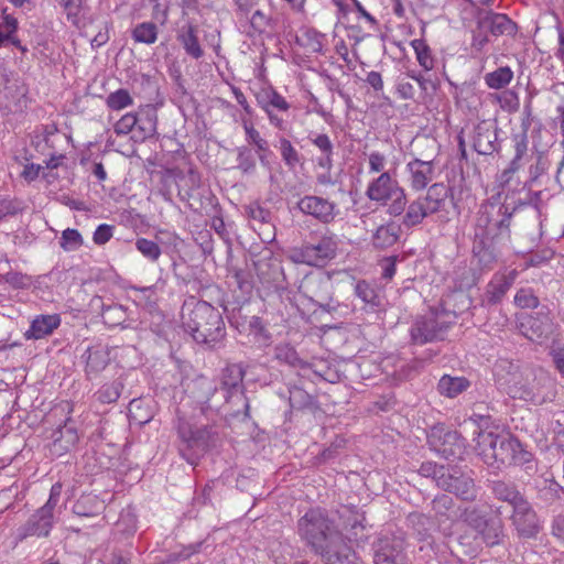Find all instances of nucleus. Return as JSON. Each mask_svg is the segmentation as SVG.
Returning <instances> with one entry per match:
<instances>
[{"label":"nucleus","mask_w":564,"mask_h":564,"mask_svg":"<svg viewBox=\"0 0 564 564\" xmlns=\"http://www.w3.org/2000/svg\"><path fill=\"white\" fill-rule=\"evenodd\" d=\"M79 437L74 426L65 423L53 433V442L50 445V453L53 456L61 457L69 452L77 444Z\"/></svg>","instance_id":"31"},{"label":"nucleus","mask_w":564,"mask_h":564,"mask_svg":"<svg viewBox=\"0 0 564 564\" xmlns=\"http://www.w3.org/2000/svg\"><path fill=\"white\" fill-rule=\"evenodd\" d=\"M292 40L289 43L296 55L310 56L319 53L323 48L318 37H292Z\"/></svg>","instance_id":"42"},{"label":"nucleus","mask_w":564,"mask_h":564,"mask_svg":"<svg viewBox=\"0 0 564 564\" xmlns=\"http://www.w3.org/2000/svg\"><path fill=\"white\" fill-rule=\"evenodd\" d=\"M455 506L454 499L445 494L436 496L432 501V509L436 516L449 518Z\"/></svg>","instance_id":"59"},{"label":"nucleus","mask_w":564,"mask_h":564,"mask_svg":"<svg viewBox=\"0 0 564 564\" xmlns=\"http://www.w3.org/2000/svg\"><path fill=\"white\" fill-rule=\"evenodd\" d=\"M410 174V185L414 191L424 189L434 177V162L413 159L406 164Z\"/></svg>","instance_id":"26"},{"label":"nucleus","mask_w":564,"mask_h":564,"mask_svg":"<svg viewBox=\"0 0 564 564\" xmlns=\"http://www.w3.org/2000/svg\"><path fill=\"white\" fill-rule=\"evenodd\" d=\"M337 250V236L325 229L321 232H311L308 239L290 251L289 259L293 263L323 268L336 258Z\"/></svg>","instance_id":"4"},{"label":"nucleus","mask_w":564,"mask_h":564,"mask_svg":"<svg viewBox=\"0 0 564 564\" xmlns=\"http://www.w3.org/2000/svg\"><path fill=\"white\" fill-rule=\"evenodd\" d=\"M517 207L506 204L485 202L475 217V237L496 241L501 236L510 237L511 219Z\"/></svg>","instance_id":"6"},{"label":"nucleus","mask_w":564,"mask_h":564,"mask_svg":"<svg viewBox=\"0 0 564 564\" xmlns=\"http://www.w3.org/2000/svg\"><path fill=\"white\" fill-rule=\"evenodd\" d=\"M477 535L488 547L502 545L507 538L503 521L499 518H488Z\"/></svg>","instance_id":"34"},{"label":"nucleus","mask_w":564,"mask_h":564,"mask_svg":"<svg viewBox=\"0 0 564 564\" xmlns=\"http://www.w3.org/2000/svg\"><path fill=\"white\" fill-rule=\"evenodd\" d=\"M402 227L394 221L379 226L372 235V246L376 249L384 250L394 246L401 236Z\"/></svg>","instance_id":"33"},{"label":"nucleus","mask_w":564,"mask_h":564,"mask_svg":"<svg viewBox=\"0 0 564 564\" xmlns=\"http://www.w3.org/2000/svg\"><path fill=\"white\" fill-rule=\"evenodd\" d=\"M134 116L135 132L131 139L134 142H143L152 138L156 133L158 115L155 109L148 107L134 112Z\"/></svg>","instance_id":"29"},{"label":"nucleus","mask_w":564,"mask_h":564,"mask_svg":"<svg viewBox=\"0 0 564 564\" xmlns=\"http://www.w3.org/2000/svg\"><path fill=\"white\" fill-rule=\"evenodd\" d=\"M375 564H405V541L395 534L381 535L373 543Z\"/></svg>","instance_id":"13"},{"label":"nucleus","mask_w":564,"mask_h":564,"mask_svg":"<svg viewBox=\"0 0 564 564\" xmlns=\"http://www.w3.org/2000/svg\"><path fill=\"white\" fill-rule=\"evenodd\" d=\"M297 531L316 554L326 550L334 535L341 534L335 523L321 509H310L300 518Z\"/></svg>","instance_id":"7"},{"label":"nucleus","mask_w":564,"mask_h":564,"mask_svg":"<svg viewBox=\"0 0 564 564\" xmlns=\"http://www.w3.org/2000/svg\"><path fill=\"white\" fill-rule=\"evenodd\" d=\"M279 150L282 161L290 170H293L297 164L301 163V154L293 147L289 139L284 137L279 139Z\"/></svg>","instance_id":"51"},{"label":"nucleus","mask_w":564,"mask_h":564,"mask_svg":"<svg viewBox=\"0 0 564 564\" xmlns=\"http://www.w3.org/2000/svg\"><path fill=\"white\" fill-rule=\"evenodd\" d=\"M245 376L246 367L242 364H230L221 370L219 386L204 377L193 382L192 397L208 421L215 423L223 409L225 416H241L243 420L250 416V405L245 394Z\"/></svg>","instance_id":"1"},{"label":"nucleus","mask_w":564,"mask_h":564,"mask_svg":"<svg viewBox=\"0 0 564 564\" xmlns=\"http://www.w3.org/2000/svg\"><path fill=\"white\" fill-rule=\"evenodd\" d=\"M519 321L520 333L532 341H542L554 333V322L545 306L534 314L521 315Z\"/></svg>","instance_id":"12"},{"label":"nucleus","mask_w":564,"mask_h":564,"mask_svg":"<svg viewBox=\"0 0 564 564\" xmlns=\"http://www.w3.org/2000/svg\"><path fill=\"white\" fill-rule=\"evenodd\" d=\"M53 524L54 519L37 509L19 529V538L21 540L29 536L45 538L50 534Z\"/></svg>","instance_id":"27"},{"label":"nucleus","mask_w":564,"mask_h":564,"mask_svg":"<svg viewBox=\"0 0 564 564\" xmlns=\"http://www.w3.org/2000/svg\"><path fill=\"white\" fill-rule=\"evenodd\" d=\"M471 252L481 272L492 270L498 262L499 251L494 240L474 236Z\"/></svg>","instance_id":"21"},{"label":"nucleus","mask_w":564,"mask_h":564,"mask_svg":"<svg viewBox=\"0 0 564 564\" xmlns=\"http://www.w3.org/2000/svg\"><path fill=\"white\" fill-rule=\"evenodd\" d=\"M437 487L467 502H474L478 495L474 478L456 467H447L442 471L437 478Z\"/></svg>","instance_id":"11"},{"label":"nucleus","mask_w":564,"mask_h":564,"mask_svg":"<svg viewBox=\"0 0 564 564\" xmlns=\"http://www.w3.org/2000/svg\"><path fill=\"white\" fill-rule=\"evenodd\" d=\"M237 169L243 174H253L257 170L256 156L248 147L237 149Z\"/></svg>","instance_id":"52"},{"label":"nucleus","mask_w":564,"mask_h":564,"mask_svg":"<svg viewBox=\"0 0 564 564\" xmlns=\"http://www.w3.org/2000/svg\"><path fill=\"white\" fill-rule=\"evenodd\" d=\"M182 325L199 345L214 348L226 337V326L218 308L206 301H185L182 307Z\"/></svg>","instance_id":"2"},{"label":"nucleus","mask_w":564,"mask_h":564,"mask_svg":"<svg viewBox=\"0 0 564 564\" xmlns=\"http://www.w3.org/2000/svg\"><path fill=\"white\" fill-rule=\"evenodd\" d=\"M246 213L251 221H253V227L257 229L258 226L259 236L262 241H272L274 239V225L272 223V213L262 207L259 203H251L246 206Z\"/></svg>","instance_id":"24"},{"label":"nucleus","mask_w":564,"mask_h":564,"mask_svg":"<svg viewBox=\"0 0 564 564\" xmlns=\"http://www.w3.org/2000/svg\"><path fill=\"white\" fill-rule=\"evenodd\" d=\"M107 107L111 110H121L133 104V99L127 89H118L108 95Z\"/></svg>","instance_id":"56"},{"label":"nucleus","mask_w":564,"mask_h":564,"mask_svg":"<svg viewBox=\"0 0 564 564\" xmlns=\"http://www.w3.org/2000/svg\"><path fill=\"white\" fill-rule=\"evenodd\" d=\"M247 141L257 148L258 159L262 166L270 169L269 154H271L268 141L252 124L243 122Z\"/></svg>","instance_id":"38"},{"label":"nucleus","mask_w":564,"mask_h":564,"mask_svg":"<svg viewBox=\"0 0 564 564\" xmlns=\"http://www.w3.org/2000/svg\"><path fill=\"white\" fill-rule=\"evenodd\" d=\"M123 383L117 379L112 382H108L101 386L96 392V398L100 403L109 404L116 402L122 392Z\"/></svg>","instance_id":"49"},{"label":"nucleus","mask_w":564,"mask_h":564,"mask_svg":"<svg viewBox=\"0 0 564 564\" xmlns=\"http://www.w3.org/2000/svg\"><path fill=\"white\" fill-rule=\"evenodd\" d=\"M509 519L517 535L522 540L536 539L542 530L541 521L528 499L512 509Z\"/></svg>","instance_id":"14"},{"label":"nucleus","mask_w":564,"mask_h":564,"mask_svg":"<svg viewBox=\"0 0 564 564\" xmlns=\"http://www.w3.org/2000/svg\"><path fill=\"white\" fill-rule=\"evenodd\" d=\"M411 45L415 52L419 64L425 69L431 70L434 68V57L432 51L426 44L424 37H416L411 42Z\"/></svg>","instance_id":"47"},{"label":"nucleus","mask_w":564,"mask_h":564,"mask_svg":"<svg viewBox=\"0 0 564 564\" xmlns=\"http://www.w3.org/2000/svg\"><path fill=\"white\" fill-rule=\"evenodd\" d=\"M0 281L10 284L14 289H28L32 284L30 275L17 271L0 274Z\"/></svg>","instance_id":"61"},{"label":"nucleus","mask_w":564,"mask_h":564,"mask_svg":"<svg viewBox=\"0 0 564 564\" xmlns=\"http://www.w3.org/2000/svg\"><path fill=\"white\" fill-rule=\"evenodd\" d=\"M470 387V381L465 377H453L444 375L437 383V391L446 398H456Z\"/></svg>","instance_id":"37"},{"label":"nucleus","mask_w":564,"mask_h":564,"mask_svg":"<svg viewBox=\"0 0 564 564\" xmlns=\"http://www.w3.org/2000/svg\"><path fill=\"white\" fill-rule=\"evenodd\" d=\"M477 29L482 35H516L518 31L517 24L508 15L484 10L478 12Z\"/></svg>","instance_id":"17"},{"label":"nucleus","mask_w":564,"mask_h":564,"mask_svg":"<svg viewBox=\"0 0 564 564\" xmlns=\"http://www.w3.org/2000/svg\"><path fill=\"white\" fill-rule=\"evenodd\" d=\"M427 444L432 451L447 460L462 458L465 453L464 438L456 431L444 426H433L427 434Z\"/></svg>","instance_id":"10"},{"label":"nucleus","mask_w":564,"mask_h":564,"mask_svg":"<svg viewBox=\"0 0 564 564\" xmlns=\"http://www.w3.org/2000/svg\"><path fill=\"white\" fill-rule=\"evenodd\" d=\"M452 195V188L444 183H435L427 188L424 196L417 197L423 199V204L427 208V212L435 214L440 212L446 199Z\"/></svg>","instance_id":"35"},{"label":"nucleus","mask_w":564,"mask_h":564,"mask_svg":"<svg viewBox=\"0 0 564 564\" xmlns=\"http://www.w3.org/2000/svg\"><path fill=\"white\" fill-rule=\"evenodd\" d=\"M113 131L117 135H126L135 132V116L134 112L123 115L113 126Z\"/></svg>","instance_id":"63"},{"label":"nucleus","mask_w":564,"mask_h":564,"mask_svg":"<svg viewBox=\"0 0 564 564\" xmlns=\"http://www.w3.org/2000/svg\"><path fill=\"white\" fill-rule=\"evenodd\" d=\"M232 278L235 279V282L238 286V289L246 294L251 293L253 289V284L251 281L250 273L242 269H234L232 270Z\"/></svg>","instance_id":"64"},{"label":"nucleus","mask_w":564,"mask_h":564,"mask_svg":"<svg viewBox=\"0 0 564 564\" xmlns=\"http://www.w3.org/2000/svg\"><path fill=\"white\" fill-rule=\"evenodd\" d=\"M408 199L404 189L402 188L398 193L391 196L388 202L387 213L390 216L398 217L403 216L406 208Z\"/></svg>","instance_id":"60"},{"label":"nucleus","mask_w":564,"mask_h":564,"mask_svg":"<svg viewBox=\"0 0 564 564\" xmlns=\"http://www.w3.org/2000/svg\"><path fill=\"white\" fill-rule=\"evenodd\" d=\"M408 522L416 532L419 540L426 541L431 538L432 521L423 513L412 512L408 516Z\"/></svg>","instance_id":"46"},{"label":"nucleus","mask_w":564,"mask_h":564,"mask_svg":"<svg viewBox=\"0 0 564 564\" xmlns=\"http://www.w3.org/2000/svg\"><path fill=\"white\" fill-rule=\"evenodd\" d=\"M514 304L520 308H536L540 301L531 288H521L514 295Z\"/></svg>","instance_id":"58"},{"label":"nucleus","mask_w":564,"mask_h":564,"mask_svg":"<svg viewBox=\"0 0 564 564\" xmlns=\"http://www.w3.org/2000/svg\"><path fill=\"white\" fill-rule=\"evenodd\" d=\"M557 394L556 379L545 369L524 367V379L517 390L512 391V398H518L540 405L552 402Z\"/></svg>","instance_id":"8"},{"label":"nucleus","mask_w":564,"mask_h":564,"mask_svg":"<svg viewBox=\"0 0 564 564\" xmlns=\"http://www.w3.org/2000/svg\"><path fill=\"white\" fill-rule=\"evenodd\" d=\"M464 521L474 529L477 533L481 530L488 518L481 513L477 508H466L464 513Z\"/></svg>","instance_id":"62"},{"label":"nucleus","mask_w":564,"mask_h":564,"mask_svg":"<svg viewBox=\"0 0 564 564\" xmlns=\"http://www.w3.org/2000/svg\"><path fill=\"white\" fill-rule=\"evenodd\" d=\"M495 376L498 382L508 387V393L512 397V391L517 390L524 379V368L516 361L499 359L495 365Z\"/></svg>","instance_id":"23"},{"label":"nucleus","mask_w":564,"mask_h":564,"mask_svg":"<svg viewBox=\"0 0 564 564\" xmlns=\"http://www.w3.org/2000/svg\"><path fill=\"white\" fill-rule=\"evenodd\" d=\"M257 100L259 106L264 111L272 110V108L280 111H288L290 108V104L285 100V98L274 89L262 90L257 95Z\"/></svg>","instance_id":"40"},{"label":"nucleus","mask_w":564,"mask_h":564,"mask_svg":"<svg viewBox=\"0 0 564 564\" xmlns=\"http://www.w3.org/2000/svg\"><path fill=\"white\" fill-rule=\"evenodd\" d=\"M85 355L87 373H98L104 370L109 362L108 355L102 349L88 348Z\"/></svg>","instance_id":"45"},{"label":"nucleus","mask_w":564,"mask_h":564,"mask_svg":"<svg viewBox=\"0 0 564 564\" xmlns=\"http://www.w3.org/2000/svg\"><path fill=\"white\" fill-rule=\"evenodd\" d=\"M328 288L329 282L327 279H323L316 275H306L301 285L300 291L313 303L318 305L325 312L335 311L337 305L334 303L332 299H326L316 289L318 288Z\"/></svg>","instance_id":"22"},{"label":"nucleus","mask_w":564,"mask_h":564,"mask_svg":"<svg viewBox=\"0 0 564 564\" xmlns=\"http://www.w3.org/2000/svg\"><path fill=\"white\" fill-rule=\"evenodd\" d=\"M275 358L281 362H285L292 367H297L301 370H308L312 365L300 358L294 347L285 344L275 347Z\"/></svg>","instance_id":"41"},{"label":"nucleus","mask_w":564,"mask_h":564,"mask_svg":"<svg viewBox=\"0 0 564 564\" xmlns=\"http://www.w3.org/2000/svg\"><path fill=\"white\" fill-rule=\"evenodd\" d=\"M488 489L495 499L508 503L512 509L527 499L513 481L490 480Z\"/></svg>","instance_id":"28"},{"label":"nucleus","mask_w":564,"mask_h":564,"mask_svg":"<svg viewBox=\"0 0 564 564\" xmlns=\"http://www.w3.org/2000/svg\"><path fill=\"white\" fill-rule=\"evenodd\" d=\"M401 189L399 182L392 177L390 172H382L368 184L366 196L372 202L387 205L391 196Z\"/></svg>","instance_id":"20"},{"label":"nucleus","mask_w":564,"mask_h":564,"mask_svg":"<svg viewBox=\"0 0 564 564\" xmlns=\"http://www.w3.org/2000/svg\"><path fill=\"white\" fill-rule=\"evenodd\" d=\"M134 245L137 250L151 262H156L161 257V248L153 240L147 238H138Z\"/></svg>","instance_id":"54"},{"label":"nucleus","mask_w":564,"mask_h":564,"mask_svg":"<svg viewBox=\"0 0 564 564\" xmlns=\"http://www.w3.org/2000/svg\"><path fill=\"white\" fill-rule=\"evenodd\" d=\"M178 453L191 465H196L209 448L215 446L217 432L212 424L193 426L189 422L178 419L176 425Z\"/></svg>","instance_id":"5"},{"label":"nucleus","mask_w":564,"mask_h":564,"mask_svg":"<svg viewBox=\"0 0 564 564\" xmlns=\"http://www.w3.org/2000/svg\"><path fill=\"white\" fill-rule=\"evenodd\" d=\"M128 411L129 416L139 424L148 423L152 417L148 402L141 398L131 400Z\"/></svg>","instance_id":"50"},{"label":"nucleus","mask_w":564,"mask_h":564,"mask_svg":"<svg viewBox=\"0 0 564 564\" xmlns=\"http://www.w3.org/2000/svg\"><path fill=\"white\" fill-rule=\"evenodd\" d=\"M24 210L23 202L17 197H0V221L7 217H14Z\"/></svg>","instance_id":"55"},{"label":"nucleus","mask_w":564,"mask_h":564,"mask_svg":"<svg viewBox=\"0 0 564 564\" xmlns=\"http://www.w3.org/2000/svg\"><path fill=\"white\" fill-rule=\"evenodd\" d=\"M498 126L495 122L481 121L475 127L473 137L474 150L481 155H490L499 150L497 143Z\"/></svg>","instance_id":"19"},{"label":"nucleus","mask_w":564,"mask_h":564,"mask_svg":"<svg viewBox=\"0 0 564 564\" xmlns=\"http://www.w3.org/2000/svg\"><path fill=\"white\" fill-rule=\"evenodd\" d=\"M256 274L260 283L267 288L278 286L283 278L280 261L272 257L260 258L253 262Z\"/></svg>","instance_id":"25"},{"label":"nucleus","mask_w":564,"mask_h":564,"mask_svg":"<svg viewBox=\"0 0 564 564\" xmlns=\"http://www.w3.org/2000/svg\"><path fill=\"white\" fill-rule=\"evenodd\" d=\"M84 245V239L77 229L67 228L62 231L59 246L65 251H76Z\"/></svg>","instance_id":"53"},{"label":"nucleus","mask_w":564,"mask_h":564,"mask_svg":"<svg viewBox=\"0 0 564 564\" xmlns=\"http://www.w3.org/2000/svg\"><path fill=\"white\" fill-rule=\"evenodd\" d=\"M514 142V156L510 161L507 169H505L499 175V181L501 185L509 184L513 175L521 169V161L528 151V135L525 132L514 134L512 138Z\"/></svg>","instance_id":"30"},{"label":"nucleus","mask_w":564,"mask_h":564,"mask_svg":"<svg viewBox=\"0 0 564 564\" xmlns=\"http://www.w3.org/2000/svg\"><path fill=\"white\" fill-rule=\"evenodd\" d=\"M289 402L294 410L313 409L315 406V398L297 386L289 389Z\"/></svg>","instance_id":"44"},{"label":"nucleus","mask_w":564,"mask_h":564,"mask_svg":"<svg viewBox=\"0 0 564 564\" xmlns=\"http://www.w3.org/2000/svg\"><path fill=\"white\" fill-rule=\"evenodd\" d=\"M513 78V72L509 66H501L485 75V83L491 89L507 87Z\"/></svg>","instance_id":"43"},{"label":"nucleus","mask_w":564,"mask_h":564,"mask_svg":"<svg viewBox=\"0 0 564 564\" xmlns=\"http://www.w3.org/2000/svg\"><path fill=\"white\" fill-rule=\"evenodd\" d=\"M296 207L302 214L311 216L324 225L333 223L339 213L336 203L316 195H305L300 198Z\"/></svg>","instance_id":"15"},{"label":"nucleus","mask_w":564,"mask_h":564,"mask_svg":"<svg viewBox=\"0 0 564 564\" xmlns=\"http://www.w3.org/2000/svg\"><path fill=\"white\" fill-rule=\"evenodd\" d=\"M541 496L550 502L564 501V487L554 479H545L540 489Z\"/></svg>","instance_id":"57"},{"label":"nucleus","mask_w":564,"mask_h":564,"mask_svg":"<svg viewBox=\"0 0 564 564\" xmlns=\"http://www.w3.org/2000/svg\"><path fill=\"white\" fill-rule=\"evenodd\" d=\"M325 551L318 555L326 564H362L355 551L346 543L343 533L334 535Z\"/></svg>","instance_id":"18"},{"label":"nucleus","mask_w":564,"mask_h":564,"mask_svg":"<svg viewBox=\"0 0 564 564\" xmlns=\"http://www.w3.org/2000/svg\"><path fill=\"white\" fill-rule=\"evenodd\" d=\"M355 293L364 303L369 304L371 307H380L382 305L381 295L364 280L357 282Z\"/></svg>","instance_id":"48"},{"label":"nucleus","mask_w":564,"mask_h":564,"mask_svg":"<svg viewBox=\"0 0 564 564\" xmlns=\"http://www.w3.org/2000/svg\"><path fill=\"white\" fill-rule=\"evenodd\" d=\"M476 451L487 465L502 466L518 465L528 460L529 455L521 443L511 436L499 435L492 432H480L476 440Z\"/></svg>","instance_id":"3"},{"label":"nucleus","mask_w":564,"mask_h":564,"mask_svg":"<svg viewBox=\"0 0 564 564\" xmlns=\"http://www.w3.org/2000/svg\"><path fill=\"white\" fill-rule=\"evenodd\" d=\"M104 510V500L99 499V497L94 494L82 495L73 506V512L78 517H96Z\"/></svg>","instance_id":"36"},{"label":"nucleus","mask_w":564,"mask_h":564,"mask_svg":"<svg viewBox=\"0 0 564 564\" xmlns=\"http://www.w3.org/2000/svg\"><path fill=\"white\" fill-rule=\"evenodd\" d=\"M449 327L451 323L436 313L417 316L410 328L411 343L424 345L444 340Z\"/></svg>","instance_id":"9"},{"label":"nucleus","mask_w":564,"mask_h":564,"mask_svg":"<svg viewBox=\"0 0 564 564\" xmlns=\"http://www.w3.org/2000/svg\"><path fill=\"white\" fill-rule=\"evenodd\" d=\"M517 276L518 271L514 269L509 272H496L481 295V305L491 307L500 304L508 291L512 288Z\"/></svg>","instance_id":"16"},{"label":"nucleus","mask_w":564,"mask_h":564,"mask_svg":"<svg viewBox=\"0 0 564 564\" xmlns=\"http://www.w3.org/2000/svg\"><path fill=\"white\" fill-rule=\"evenodd\" d=\"M429 215H432V214L430 212H427V208L423 204V199L416 198L406 206L400 225H401V227L403 226L406 229H411V228L422 224L423 220Z\"/></svg>","instance_id":"39"},{"label":"nucleus","mask_w":564,"mask_h":564,"mask_svg":"<svg viewBox=\"0 0 564 564\" xmlns=\"http://www.w3.org/2000/svg\"><path fill=\"white\" fill-rule=\"evenodd\" d=\"M61 324L57 314L36 316L30 328L24 333L26 339H41L51 335Z\"/></svg>","instance_id":"32"}]
</instances>
